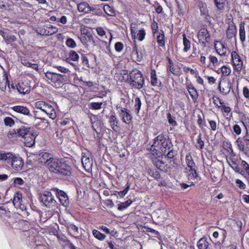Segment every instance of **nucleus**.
<instances>
[{
  "mask_svg": "<svg viewBox=\"0 0 249 249\" xmlns=\"http://www.w3.org/2000/svg\"><path fill=\"white\" fill-rule=\"evenodd\" d=\"M124 48V45L120 42H118L115 44V49L118 52H121Z\"/></svg>",
  "mask_w": 249,
  "mask_h": 249,
  "instance_id": "60",
  "label": "nucleus"
},
{
  "mask_svg": "<svg viewBox=\"0 0 249 249\" xmlns=\"http://www.w3.org/2000/svg\"><path fill=\"white\" fill-rule=\"evenodd\" d=\"M167 119L168 123L170 124H172L173 125H176L177 124V122L175 121L170 113L167 114Z\"/></svg>",
  "mask_w": 249,
  "mask_h": 249,
  "instance_id": "62",
  "label": "nucleus"
},
{
  "mask_svg": "<svg viewBox=\"0 0 249 249\" xmlns=\"http://www.w3.org/2000/svg\"><path fill=\"white\" fill-rule=\"evenodd\" d=\"M208 58L210 60V62L207 65L208 67L211 68L212 65L213 67H216L219 65V61L216 56L213 54H210Z\"/></svg>",
  "mask_w": 249,
  "mask_h": 249,
  "instance_id": "29",
  "label": "nucleus"
},
{
  "mask_svg": "<svg viewBox=\"0 0 249 249\" xmlns=\"http://www.w3.org/2000/svg\"><path fill=\"white\" fill-rule=\"evenodd\" d=\"M197 246L198 249H207L209 243L206 238H201L197 242Z\"/></svg>",
  "mask_w": 249,
  "mask_h": 249,
  "instance_id": "26",
  "label": "nucleus"
},
{
  "mask_svg": "<svg viewBox=\"0 0 249 249\" xmlns=\"http://www.w3.org/2000/svg\"><path fill=\"white\" fill-rule=\"evenodd\" d=\"M218 89L224 95H227L231 89V83L230 82H220L218 85Z\"/></svg>",
  "mask_w": 249,
  "mask_h": 249,
  "instance_id": "15",
  "label": "nucleus"
},
{
  "mask_svg": "<svg viewBox=\"0 0 249 249\" xmlns=\"http://www.w3.org/2000/svg\"><path fill=\"white\" fill-rule=\"evenodd\" d=\"M36 136V134H33L32 132L27 134L22 140L25 145L29 147H32L35 144V139Z\"/></svg>",
  "mask_w": 249,
  "mask_h": 249,
  "instance_id": "13",
  "label": "nucleus"
},
{
  "mask_svg": "<svg viewBox=\"0 0 249 249\" xmlns=\"http://www.w3.org/2000/svg\"><path fill=\"white\" fill-rule=\"evenodd\" d=\"M81 36L86 35L87 36L89 41H92L94 43L95 42L93 40V37L92 35L88 31V30L85 28H82L81 29Z\"/></svg>",
  "mask_w": 249,
  "mask_h": 249,
  "instance_id": "43",
  "label": "nucleus"
},
{
  "mask_svg": "<svg viewBox=\"0 0 249 249\" xmlns=\"http://www.w3.org/2000/svg\"><path fill=\"white\" fill-rule=\"evenodd\" d=\"M56 194L60 202L65 207H67L69 204V201L66 194L61 190L56 189Z\"/></svg>",
  "mask_w": 249,
  "mask_h": 249,
  "instance_id": "14",
  "label": "nucleus"
},
{
  "mask_svg": "<svg viewBox=\"0 0 249 249\" xmlns=\"http://www.w3.org/2000/svg\"><path fill=\"white\" fill-rule=\"evenodd\" d=\"M241 165L244 169L243 170L247 175L249 176V164L245 160H242L241 163Z\"/></svg>",
  "mask_w": 249,
  "mask_h": 249,
  "instance_id": "54",
  "label": "nucleus"
},
{
  "mask_svg": "<svg viewBox=\"0 0 249 249\" xmlns=\"http://www.w3.org/2000/svg\"><path fill=\"white\" fill-rule=\"evenodd\" d=\"M188 178L189 179H194L196 178L197 174L195 167L188 168Z\"/></svg>",
  "mask_w": 249,
  "mask_h": 249,
  "instance_id": "38",
  "label": "nucleus"
},
{
  "mask_svg": "<svg viewBox=\"0 0 249 249\" xmlns=\"http://www.w3.org/2000/svg\"><path fill=\"white\" fill-rule=\"evenodd\" d=\"M142 105V103L140 98L137 97L135 98V105L134 108L137 114H139L140 110L141 109V107Z\"/></svg>",
  "mask_w": 249,
  "mask_h": 249,
  "instance_id": "46",
  "label": "nucleus"
},
{
  "mask_svg": "<svg viewBox=\"0 0 249 249\" xmlns=\"http://www.w3.org/2000/svg\"><path fill=\"white\" fill-rule=\"evenodd\" d=\"M188 90L193 101L195 102L198 98V93L196 89L194 87L191 86L188 88Z\"/></svg>",
  "mask_w": 249,
  "mask_h": 249,
  "instance_id": "32",
  "label": "nucleus"
},
{
  "mask_svg": "<svg viewBox=\"0 0 249 249\" xmlns=\"http://www.w3.org/2000/svg\"><path fill=\"white\" fill-rule=\"evenodd\" d=\"M67 229L73 236H77L79 234L78 228L73 224H69L67 225Z\"/></svg>",
  "mask_w": 249,
  "mask_h": 249,
  "instance_id": "34",
  "label": "nucleus"
},
{
  "mask_svg": "<svg viewBox=\"0 0 249 249\" xmlns=\"http://www.w3.org/2000/svg\"><path fill=\"white\" fill-rule=\"evenodd\" d=\"M45 76L54 87H59L63 83V75L62 74L47 71L45 73Z\"/></svg>",
  "mask_w": 249,
  "mask_h": 249,
  "instance_id": "4",
  "label": "nucleus"
},
{
  "mask_svg": "<svg viewBox=\"0 0 249 249\" xmlns=\"http://www.w3.org/2000/svg\"><path fill=\"white\" fill-rule=\"evenodd\" d=\"M41 201L47 207L53 208L56 205V201L50 192H45L40 197Z\"/></svg>",
  "mask_w": 249,
  "mask_h": 249,
  "instance_id": "5",
  "label": "nucleus"
},
{
  "mask_svg": "<svg viewBox=\"0 0 249 249\" xmlns=\"http://www.w3.org/2000/svg\"><path fill=\"white\" fill-rule=\"evenodd\" d=\"M204 146V142L202 140L201 134L199 133L197 137V143L196 147L197 148L202 149Z\"/></svg>",
  "mask_w": 249,
  "mask_h": 249,
  "instance_id": "44",
  "label": "nucleus"
},
{
  "mask_svg": "<svg viewBox=\"0 0 249 249\" xmlns=\"http://www.w3.org/2000/svg\"><path fill=\"white\" fill-rule=\"evenodd\" d=\"M217 99L219 100L220 105L222 106V111H223L227 114L230 113L231 111V108L229 107L226 106L224 105V103L221 102V100L219 98H217Z\"/></svg>",
  "mask_w": 249,
  "mask_h": 249,
  "instance_id": "57",
  "label": "nucleus"
},
{
  "mask_svg": "<svg viewBox=\"0 0 249 249\" xmlns=\"http://www.w3.org/2000/svg\"><path fill=\"white\" fill-rule=\"evenodd\" d=\"M151 29L152 30L153 34L154 36H156L157 34H158V25L155 21L152 23L151 25Z\"/></svg>",
  "mask_w": 249,
  "mask_h": 249,
  "instance_id": "58",
  "label": "nucleus"
},
{
  "mask_svg": "<svg viewBox=\"0 0 249 249\" xmlns=\"http://www.w3.org/2000/svg\"><path fill=\"white\" fill-rule=\"evenodd\" d=\"M81 161L83 167L87 171H89L91 169L92 161L89 158V154L82 153Z\"/></svg>",
  "mask_w": 249,
  "mask_h": 249,
  "instance_id": "12",
  "label": "nucleus"
},
{
  "mask_svg": "<svg viewBox=\"0 0 249 249\" xmlns=\"http://www.w3.org/2000/svg\"><path fill=\"white\" fill-rule=\"evenodd\" d=\"M49 170L59 175L69 176L71 172V168L65 163L62 162L59 159L51 157L45 162Z\"/></svg>",
  "mask_w": 249,
  "mask_h": 249,
  "instance_id": "1",
  "label": "nucleus"
},
{
  "mask_svg": "<svg viewBox=\"0 0 249 249\" xmlns=\"http://www.w3.org/2000/svg\"><path fill=\"white\" fill-rule=\"evenodd\" d=\"M236 142L238 145L239 149L240 151L244 152L245 153V143H244V141H243L240 138H239L236 140Z\"/></svg>",
  "mask_w": 249,
  "mask_h": 249,
  "instance_id": "47",
  "label": "nucleus"
},
{
  "mask_svg": "<svg viewBox=\"0 0 249 249\" xmlns=\"http://www.w3.org/2000/svg\"><path fill=\"white\" fill-rule=\"evenodd\" d=\"M208 122L209 123L211 129L213 131H215L217 129L216 123L213 120H208Z\"/></svg>",
  "mask_w": 249,
  "mask_h": 249,
  "instance_id": "61",
  "label": "nucleus"
},
{
  "mask_svg": "<svg viewBox=\"0 0 249 249\" xmlns=\"http://www.w3.org/2000/svg\"><path fill=\"white\" fill-rule=\"evenodd\" d=\"M198 7L201 16H204L205 18L209 16V10L206 3L202 1H199L198 2Z\"/></svg>",
  "mask_w": 249,
  "mask_h": 249,
  "instance_id": "17",
  "label": "nucleus"
},
{
  "mask_svg": "<svg viewBox=\"0 0 249 249\" xmlns=\"http://www.w3.org/2000/svg\"><path fill=\"white\" fill-rule=\"evenodd\" d=\"M183 44L184 46L183 51L187 52L191 48V42L189 39L186 38L185 34L183 35Z\"/></svg>",
  "mask_w": 249,
  "mask_h": 249,
  "instance_id": "36",
  "label": "nucleus"
},
{
  "mask_svg": "<svg viewBox=\"0 0 249 249\" xmlns=\"http://www.w3.org/2000/svg\"><path fill=\"white\" fill-rule=\"evenodd\" d=\"M30 128L26 127H21L18 129L17 131V134H18V137H21L23 139L30 132Z\"/></svg>",
  "mask_w": 249,
  "mask_h": 249,
  "instance_id": "22",
  "label": "nucleus"
},
{
  "mask_svg": "<svg viewBox=\"0 0 249 249\" xmlns=\"http://www.w3.org/2000/svg\"><path fill=\"white\" fill-rule=\"evenodd\" d=\"M102 104V102H91L89 107L91 109L97 110L101 108Z\"/></svg>",
  "mask_w": 249,
  "mask_h": 249,
  "instance_id": "45",
  "label": "nucleus"
},
{
  "mask_svg": "<svg viewBox=\"0 0 249 249\" xmlns=\"http://www.w3.org/2000/svg\"><path fill=\"white\" fill-rule=\"evenodd\" d=\"M226 0H214L215 4L219 10H223L224 8Z\"/></svg>",
  "mask_w": 249,
  "mask_h": 249,
  "instance_id": "49",
  "label": "nucleus"
},
{
  "mask_svg": "<svg viewBox=\"0 0 249 249\" xmlns=\"http://www.w3.org/2000/svg\"><path fill=\"white\" fill-rule=\"evenodd\" d=\"M168 69L174 75L179 76L181 73L180 68L178 65H174L173 67H172Z\"/></svg>",
  "mask_w": 249,
  "mask_h": 249,
  "instance_id": "40",
  "label": "nucleus"
},
{
  "mask_svg": "<svg viewBox=\"0 0 249 249\" xmlns=\"http://www.w3.org/2000/svg\"><path fill=\"white\" fill-rule=\"evenodd\" d=\"M109 122L111 128L115 131L116 127H117V124L118 123L116 116L114 115H111L109 118Z\"/></svg>",
  "mask_w": 249,
  "mask_h": 249,
  "instance_id": "35",
  "label": "nucleus"
},
{
  "mask_svg": "<svg viewBox=\"0 0 249 249\" xmlns=\"http://www.w3.org/2000/svg\"><path fill=\"white\" fill-rule=\"evenodd\" d=\"M199 42L205 46L206 43H209L211 41V36L208 31L205 28L201 29L197 33Z\"/></svg>",
  "mask_w": 249,
  "mask_h": 249,
  "instance_id": "7",
  "label": "nucleus"
},
{
  "mask_svg": "<svg viewBox=\"0 0 249 249\" xmlns=\"http://www.w3.org/2000/svg\"><path fill=\"white\" fill-rule=\"evenodd\" d=\"M46 103L42 101H39L35 103V106L36 108L39 109L42 111L44 110Z\"/></svg>",
  "mask_w": 249,
  "mask_h": 249,
  "instance_id": "53",
  "label": "nucleus"
},
{
  "mask_svg": "<svg viewBox=\"0 0 249 249\" xmlns=\"http://www.w3.org/2000/svg\"><path fill=\"white\" fill-rule=\"evenodd\" d=\"M48 36L54 34L58 31V28L54 26L49 25L47 26Z\"/></svg>",
  "mask_w": 249,
  "mask_h": 249,
  "instance_id": "48",
  "label": "nucleus"
},
{
  "mask_svg": "<svg viewBox=\"0 0 249 249\" xmlns=\"http://www.w3.org/2000/svg\"><path fill=\"white\" fill-rule=\"evenodd\" d=\"M219 45L221 48L219 49H216V52L220 56H226L227 52L228 51V48L226 46L225 43L220 42Z\"/></svg>",
  "mask_w": 249,
  "mask_h": 249,
  "instance_id": "31",
  "label": "nucleus"
},
{
  "mask_svg": "<svg viewBox=\"0 0 249 249\" xmlns=\"http://www.w3.org/2000/svg\"><path fill=\"white\" fill-rule=\"evenodd\" d=\"M16 154L11 152H0V160L5 161L7 163L10 164Z\"/></svg>",
  "mask_w": 249,
  "mask_h": 249,
  "instance_id": "16",
  "label": "nucleus"
},
{
  "mask_svg": "<svg viewBox=\"0 0 249 249\" xmlns=\"http://www.w3.org/2000/svg\"><path fill=\"white\" fill-rule=\"evenodd\" d=\"M162 155L164 156H167V157L169 159H172L174 157L175 155V153L173 151L172 147L171 149H169V150H167L166 153H163Z\"/></svg>",
  "mask_w": 249,
  "mask_h": 249,
  "instance_id": "59",
  "label": "nucleus"
},
{
  "mask_svg": "<svg viewBox=\"0 0 249 249\" xmlns=\"http://www.w3.org/2000/svg\"><path fill=\"white\" fill-rule=\"evenodd\" d=\"M34 114H35V118L36 119H39V120H41L42 121V123L44 124V125H45V127H46L48 126V125L49 124V122L48 121V120L47 119H46L45 118H41V117H38L37 116V111H36L35 110L34 111Z\"/></svg>",
  "mask_w": 249,
  "mask_h": 249,
  "instance_id": "55",
  "label": "nucleus"
},
{
  "mask_svg": "<svg viewBox=\"0 0 249 249\" xmlns=\"http://www.w3.org/2000/svg\"><path fill=\"white\" fill-rule=\"evenodd\" d=\"M145 35H146L145 32L144 30L143 29H142L140 30L139 31V32L137 34V36L138 39L140 41H142L144 39Z\"/></svg>",
  "mask_w": 249,
  "mask_h": 249,
  "instance_id": "56",
  "label": "nucleus"
},
{
  "mask_svg": "<svg viewBox=\"0 0 249 249\" xmlns=\"http://www.w3.org/2000/svg\"><path fill=\"white\" fill-rule=\"evenodd\" d=\"M237 33L236 26L233 24H230L226 31L227 37L230 39L235 36Z\"/></svg>",
  "mask_w": 249,
  "mask_h": 249,
  "instance_id": "20",
  "label": "nucleus"
},
{
  "mask_svg": "<svg viewBox=\"0 0 249 249\" xmlns=\"http://www.w3.org/2000/svg\"><path fill=\"white\" fill-rule=\"evenodd\" d=\"M10 165L16 171H19L23 169L24 161L19 155L16 154Z\"/></svg>",
  "mask_w": 249,
  "mask_h": 249,
  "instance_id": "8",
  "label": "nucleus"
},
{
  "mask_svg": "<svg viewBox=\"0 0 249 249\" xmlns=\"http://www.w3.org/2000/svg\"><path fill=\"white\" fill-rule=\"evenodd\" d=\"M4 122L6 126L12 127L15 124L14 120L11 117H7L4 119Z\"/></svg>",
  "mask_w": 249,
  "mask_h": 249,
  "instance_id": "50",
  "label": "nucleus"
},
{
  "mask_svg": "<svg viewBox=\"0 0 249 249\" xmlns=\"http://www.w3.org/2000/svg\"><path fill=\"white\" fill-rule=\"evenodd\" d=\"M132 202V201L130 199L124 202H122L118 204V209L120 211H122L130 206Z\"/></svg>",
  "mask_w": 249,
  "mask_h": 249,
  "instance_id": "42",
  "label": "nucleus"
},
{
  "mask_svg": "<svg viewBox=\"0 0 249 249\" xmlns=\"http://www.w3.org/2000/svg\"><path fill=\"white\" fill-rule=\"evenodd\" d=\"M92 234L94 236L100 241H103L105 239L106 235L103 233H102L99 231L94 230L92 231Z\"/></svg>",
  "mask_w": 249,
  "mask_h": 249,
  "instance_id": "41",
  "label": "nucleus"
},
{
  "mask_svg": "<svg viewBox=\"0 0 249 249\" xmlns=\"http://www.w3.org/2000/svg\"><path fill=\"white\" fill-rule=\"evenodd\" d=\"M132 56L136 58V60L138 61H140L142 58V54L141 53H139L137 50V47L136 45L133 47V49L131 52Z\"/></svg>",
  "mask_w": 249,
  "mask_h": 249,
  "instance_id": "30",
  "label": "nucleus"
},
{
  "mask_svg": "<svg viewBox=\"0 0 249 249\" xmlns=\"http://www.w3.org/2000/svg\"><path fill=\"white\" fill-rule=\"evenodd\" d=\"M222 74L221 77H226L230 74L231 73V69L229 66L224 65L219 69Z\"/></svg>",
  "mask_w": 249,
  "mask_h": 249,
  "instance_id": "33",
  "label": "nucleus"
},
{
  "mask_svg": "<svg viewBox=\"0 0 249 249\" xmlns=\"http://www.w3.org/2000/svg\"><path fill=\"white\" fill-rule=\"evenodd\" d=\"M67 46L71 48H74L76 46L75 41L71 38H68L66 42Z\"/></svg>",
  "mask_w": 249,
  "mask_h": 249,
  "instance_id": "52",
  "label": "nucleus"
},
{
  "mask_svg": "<svg viewBox=\"0 0 249 249\" xmlns=\"http://www.w3.org/2000/svg\"><path fill=\"white\" fill-rule=\"evenodd\" d=\"M150 77H151V84L153 86H159L161 84V82L160 81L158 80L156 71L154 70H152L150 73Z\"/></svg>",
  "mask_w": 249,
  "mask_h": 249,
  "instance_id": "24",
  "label": "nucleus"
},
{
  "mask_svg": "<svg viewBox=\"0 0 249 249\" xmlns=\"http://www.w3.org/2000/svg\"><path fill=\"white\" fill-rule=\"evenodd\" d=\"M239 36L242 42H244L246 40V33L245 30V23L241 22L239 26Z\"/></svg>",
  "mask_w": 249,
  "mask_h": 249,
  "instance_id": "27",
  "label": "nucleus"
},
{
  "mask_svg": "<svg viewBox=\"0 0 249 249\" xmlns=\"http://www.w3.org/2000/svg\"><path fill=\"white\" fill-rule=\"evenodd\" d=\"M2 82H0V89L2 91H5L6 89V86L8 85L9 87V81L6 71L3 70Z\"/></svg>",
  "mask_w": 249,
  "mask_h": 249,
  "instance_id": "19",
  "label": "nucleus"
},
{
  "mask_svg": "<svg viewBox=\"0 0 249 249\" xmlns=\"http://www.w3.org/2000/svg\"><path fill=\"white\" fill-rule=\"evenodd\" d=\"M96 31L98 34V35H99L101 36H103L105 35L106 32L104 29L103 27H97L96 29Z\"/></svg>",
  "mask_w": 249,
  "mask_h": 249,
  "instance_id": "64",
  "label": "nucleus"
},
{
  "mask_svg": "<svg viewBox=\"0 0 249 249\" xmlns=\"http://www.w3.org/2000/svg\"><path fill=\"white\" fill-rule=\"evenodd\" d=\"M127 82L131 88L141 89L143 87L144 80L141 72L137 70H133L129 74Z\"/></svg>",
  "mask_w": 249,
  "mask_h": 249,
  "instance_id": "3",
  "label": "nucleus"
},
{
  "mask_svg": "<svg viewBox=\"0 0 249 249\" xmlns=\"http://www.w3.org/2000/svg\"><path fill=\"white\" fill-rule=\"evenodd\" d=\"M231 56L234 71L240 72L243 66V62L241 57L235 51L231 52Z\"/></svg>",
  "mask_w": 249,
  "mask_h": 249,
  "instance_id": "6",
  "label": "nucleus"
},
{
  "mask_svg": "<svg viewBox=\"0 0 249 249\" xmlns=\"http://www.w3.org/2000/svg\"><path fill=\"white\" fill-rule=\"evenodd\" d=\"M93 10L94 9L92 8L87 2H81L78 5V10L79 12L89 13Z\"/></svg>",
  "mask_w": 249,
  "mask_h": 249,
  "instance_id": "18",
  "label": "nucleus"
},
{
  "mask_svg": "<svg viewBox=\"0 0 249 249\" xmlns=\"http://www.w3.org/2000/svg\"><path fill=\"white\" fill-rule=\"evenodd\" d=\"M44 109V110H43V111L45 113H47L49 111L53 110V109L54 108L51 105L46 103V105L45 106V108Z\"/></svg>",
  "mask_w": 249,
  "mask_h": 249,
  "instance_id": "63",
  "label": "nucleus"
},
{
  "mask_svg": "<svg viewBox=\"0 0 249 249\" xmlns=\"http://www.w3.org/2000/svg\"><path fill=\"white\" fill-rule=\"evenodd\" d=\"M17 89L20 94H29L31 91V86L27 82H20L17 86Z\"/></svg>",
  "mask_w": 249,
  "mask_h": 249,
  "instance_id": "11",
  "label": "nucleus"
},
{
  "mask_svg": "<svg viewBox=\"0 0 249 249\" xmlns=\"http://www.w3.org/2000/svg\"><path fill=\"white\" fill-rule=\"evenodd\" d=\"M105 12L110 16H114L115 15V11L114 9L109 5L106 4L103 7Z\"/></svg>",
  "mask_w": 249,
  "mask_h": 249,
  "instance_id": "39",
  "label": "nucleus"
},
{
  "mask_svg": "<svg viewBox=\"0 0 249 249\" xmlns=\"http://www.w3.org/2000/svg\"><path fill=\"white\" fill-rule=\"evenodd\" d=\"M36 32L42 36H48L47 26L44 27H39L37 29Z\"/></svg>",
  "mask_w": 249,
  "mask_h": 249,
  "instance_id": "51",
  "label": "nucleus"
},
{
  "mask_svg": "<svg viewBox=\"0 0 249 249\" xmlns=\"http://www.w3.org/2000/svg\"><path fill=\"white\" fill-rule=\"evenodd\" d=\"M119 116L123 122L126 124H129L132 119V116L130 111L124 107H121L120 109Z\"/></svg>",
  "mask_w": 249,
  "mask_h": 249,
  "instance_id": "9",
  "label": "nucleus"
},
{
  "mask_svg": "<svg viewBox=\"0 0 249 249\" xmlns=\"http://www.w3.org/2000/svg\"><path fill=\"white\" fill-rule=\"evenodd\" d=\"M11 109L17 113L28 116L29 117H33V115L31 113L29 109L26 106H15L12 107Z\"/></svg>",
  "mask_w": 249,
  "mask_h": 249,
  "instance_id": "10",
  "label": "nucleus"
},
{
  "mask_svg": "<svg viewBox=\"0 0 249 249\" xmlns=\"http://www.w3.org/2000/svg\"><path fill=\"white\" fill-rule=\"evenodd\" d=\"M154 163L155 166L159 170L164 172H167L169 166L167 164H165L162 160H156L155 161Z\"/></svg>",
  "mask_w": 249,
  "mask_h": 249,
  "instance_id": "23",
  "label": "nucleus"
},
{
  "mask_svg": "<svg viewBox=\"0 0 249 249\" xmlns=\"http://www.w3.org/2000/svg\"><path fill=\"white\" fill-rule=\"evenodd\" d=\"M153 151H156L162 155L167 150L173 147L172 142L162 134L159 135L154 140V142L151 145Z\"/></svg>",
  "mask_w": 249,
  "mask_h": 249,
  "instance_id": "2",
  "label": "nucleus"
},
{
  "mask_svg": "<svg viewBox=\"0 0 249 249\" xmlns=\"http://www.w3.org/2000/svg\"><path fill=\"white\" fill-rule=\"evenodd\" d=\"M79 58V57L78 54L74 51L71 50L69 52V56L66 58V61L67 62L73 65V64L71 62V61H77Z\"/></svg>",
  "mask_w": 249,
  "mask_h": 249,
  "instance_id": "21",
  "label": "nucleus"
},
{
  "mask_svg": "<svg viewBox=\"0 0 249 249\" xmlns=\"http://www.w3.org/2000/svg\"><path fill=\"white\" fill-rule=\"evenodd\" d=\"M22 201V195L21 194L16 193L15 194L14 198L13 199V203L14 206L16 208L17 206H19V204H20Z\"/></svg>",
  "mask_w": 249,
  "mask_h": 249,
  "instance_id": "28",
  "label": "nucleus"
},
{
  "mask_svg": "<svg viewBox=\"0 0 249 249\" xmlns=\"http://www.w3.org/2000/svg\"><path fill=\"white\" fill-rule=\"evenodd\" d=\"M164 34L162 30H160L158 34H156V39L158 44L161 47L165 45Z\"/></svg>",
  "mask_w": 249,
  "mask_h": 249,
  "instance_id": "25",
  "label": "nucleus"
},
{
  "mask_svg": "<svg viewBox=\"0 0 249 249\" xmlns=\"http://www.w3.org/2000/svg\"><path fill=\"white\" fill-rule=\"evenodd\" d=\"M186 163L188 168H193L195 167V163L190 154H188L185 157Z\"/></svg>",
  "mask_w": 249,
  "mask_h": 249,
  "instance_id": "37",
  "label": "nucleus"
}]
</instances>
